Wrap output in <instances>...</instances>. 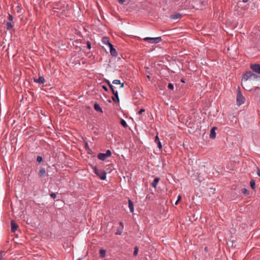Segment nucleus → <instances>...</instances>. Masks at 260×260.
Returning a JSON list of instances; mask_svg holds the SVG:
<instances>
[{"mask_svg": "<svg viewBox=\"0 0 260 260\" xmlns=\"http://www.w3.org/2000/svg\"><path fill=\"white\" fill-rule=\"evenodd\" d=\"M181 82H183V83H185V80H184V79H182L181 80Z\"/></svg>", "mask_w": 260, "mask_h": 260, "instance_id": "nucleus-47", "label": "nucleus"}, {"mask_svg": "<svg viewBox=\"0 0 260 260\" xmlns=\"http://www.w3.org/2000/svg\"><path fill=\"white\" fill-rule=\"evenodd\" d=\"M248 1V0H242V2L244 3H247Z\"/></svg>", "mask_w": 260, "mask_h": 260, "instance_id": "nucleus-46", "label": "nucleus"}, {"mask_svg": "<svg viewBox=\"0 0 260 260\" xmlns=\"http://www.w3.org/2000/svg\"><path fill=\"white\" fill-rule=\"evenodd\" d=\"M147 77H148V78H150V76H147Z\"/></svg>", "mask_w": 260, "mask_h": 260, "instance_id": "nucleus-51", "label": "nucleus"}, {"mask_svg": "<svg viewBox=\"0 0 260 260\" xmlns=\"http://www.w3.org/2000/svg\"><path fill=\"white\" fill-rule=\"evenodd\" d=\"M217 129L216 127H213L212 128L210 134V139H214L216 137V133L215 130Z\"/></svg>", "mask_w": 260, "mask_h": 260, "instance_id": "nucleus-10", "label": "nucleus"}, {"mask_svg": "<svg viewBox=\"0 0 260 260\" xmlns=\"http://www.w3.org/2000/svg\"><path fill=\"white\" fill-rule=\"evenodd\" d=\"M85 146H86V147H87V146H88V144H87V142L85 143Z\"/></svg>", "mask_w": 260, "mask_h": 260, "instance_id": "nucleus-50", "label": "nucleus"}, {"mask_svg": "<svg viewBox=\"0 0 260 260\" xmlns=\"http://www.w3.org/2000/svg\"><path fill=\"white\" fill-rule=\"evenodd\" d=\"M97 157L99 159L101 160H104L107 157H108L107 156L105 153H99L98 154Z\"/></svg>", "mask_w": 260, "mask_h": 260, "instance_id": "nucleus-14", "label": "nucleus"}, {"mask_svg": "<svg viewBox=\"0 0 260 260\" xmlns=\"http://www.w3.org/2000/svg\"><path fill=\"white\" fill-rule=\"evenodd\" d=\"M105 154L107 156V157H109L111 155L112 153L110 150H107Z\"/></svg>", "mask_w": 260, "mask_h": 260, "instance_id": "nucleus-31", "label": "nucleus"}, {"mask_svg": "<svg viewBox=\"0 0 260 260\" xmlns=\"http://www.w3.org/2000/svg\"><path fill=\"white\" fill-rule=\"evenodd\" d=\"M257 174L260 177V169L258 168H257Z\"/></svg>", "mask_w": 260, "mask_h": 260, "instance_id": "nucleus-37", "label": "nucleus"}, {"mask_svg": "<svg viewBox=\"0 0 260 260\" xmlns=\"http://www.w3.org/2000/svg\"><path fill=\"white\" fill-rule=\"evenodd\" d=\"M77 260H81V259H80V258H79V259H78Z\"/></svg>", "mask_w": 260, "mask_h": 260, "instance_id": "nucleus-53", "label": "nucleus"}, {"mask_svg": "<svg viewBox=\"0 0 260 260\" xmlns=\"http://www.w3.org/2000/svg\"><path fill=\"white\" fill-rule=\"evenodd\" d=\"M86 44H87V48H88L89 49H91V43H90L89 41H87V42H86Z\"/></svg>", "mask_w": 260, "mask_h": 260, "instance_id": "nucleus-34", "label": "nucleus"}, {"mask_svg": "<svg viewBox=\"0 0 260 260\" xmlns=\"http://www.w3.org/2000/svg\"><path fill=\"white\" fill-rule=\"evenodd\" d=\"M100 255L101 257H102V258L105 257V255H106V250L103 249H100Z\"/></svg>", "mask_w": 260, "mask_h": 260, "instance_id": "nucleus-20", "label": "nucleus"}, {"mask_svg": "<svg viewBox=\"0 0 260 260\" xmlns=\"http://www.w3.org/2000/svg\"><path fill=\"white\" fill-rule=\"evenodd\" d=\"M111 90V91H112V92L113 94L114 93H116V92H117V90H115L114 89V88H113V89H112Z\"/></svg>", "mask_w": 260, "mask_h": 260, "instance_id": "nucleus-40", "label": "nucleus"}, {"mask_svg": "<svg viewBox=\"0 0 260 260\" xmlns=\"http://www.w3.org/2000/svg\"><path fill=\"white\" fill-rule=\"evenodd\" d=\"M238 92L237 95V103L238 105H241L244 103L245 99L242 94L240 88L239 87L238 88Z\"/></svg>", "mask_w": 260, "mask_h": 260, "instance_id": "nucleus-3", "label": "nucleus"}, {"mask_svg": "<svg viewBox=\"0 0 260 260\" xmlns=\"http://www.w3.org/2000/svg\"><path fill=\"white\" fill-rule=\"evenodd\" d=\"M6 252L5 251H0V260L3 259V254H5Z\"/></svg>", "mask_w": 260, "mask_h": 260, "instance_id": "nucleus-28", "label": "nucleus"}, {"mask_svg": "<svg viewBox=\"0 0 260 260\" xmlns=\"http://www.w3.org/2000/svg\"><path fill=\"white\" fill-rule=\"evenodd\" d=\"M120 85V88H123L124 87V83H121V84Z\"/></svg>", "mask_w": 260, "mask_h": 260, "instance_id": "nucleus-45", "label": "nucleus"}, {"mask_svg": "<svg viewBox=\"0 0 260 260\" xmlns=\"http://www.w3.org/2000/svg\"><path fill=\"white\" fill-rule=\"evenodd\" d=\"M112 99L114 102H117L116 99L114 96H112Z\"/></svg>", "mask_w": 260, "mask_h": 260, "instance_id": "nucleus-42", "label": "nucleus"}, {"mask_svg": "<svg viewBox=\"0 0 260 260\" xmlns=\"http://www.w3.org/2000/svg\"><path fill=\"white\" fill-rule=\"evenodd\" d=\"M13 16L12 15H11L10 14H9L8 15V19L9 20V21H10V22H13Z\"/></svg>", "mask_w": 260, "mask_h": 260, "instance_id": "nucleus-32", "label": "nucleus"}, {"mask_svg": "<svg viewBox=\"0 0 260 260\" xmlns=\"http://www.w3.org/2000/svg\"><path fill=\"white\" fill-rule=\"evenodd\" d=\"M45 81L43 76H40L38 79H34V82L38 83H44Z\"/></svg>", "mask_w": 260, "mask_h": 260, "instance_id": "nucleus-12", "label": "nucleus"}, {"mask_svg": "<svg viewBox=\"0 0 260 260\" xmlns=\"http://www.w3.org/2000/svg\"><path fill=\"white\" fill-rule=\"evenodd\" d=\"M205 250L206 251H208V248H207V247H206L205 248Z\"/></svg>", "mask_w": 260, "mask_h": 260, "instance_id": "nucleus-48", "label": "nucleus"}, {"mask_svg": "<svg viewBox=\"0 0 260 260\" xmlns=\"http://www.w3.org/2000/svg\"><path fill=\"white\" fill-rule=\"evenodd\" d=\"M102 87L103 89H104L106 91H108V88L105 85H102Z\"/></svg>", "mask_w": 260, "mask_h": 260, "instance_id": "nucleus-36", "label": "nucleus"}, {"mask_svg": "<svg viewBox=\"0 0 260 260\" xmlns=\"http://www.w3.org/2000/svg\"><path fill=\"white\" fill-rule=\"evenodd\" d=\"M94 109L95 111L103 113V110L100 106L96 103L94 104Z\"/></svg>", "mask_w": 260, "mask_h": 260, "instance_id": "nucleus-15", "label": "nucleus"}, {"mask_svg": "<svg viewBox=\"0 0 260 260\" xmlns=\"http://www.w3.org/2000/svg\"><path fill=\"white\" fill-rule=\"evenodd\" d=\"M155 142L157 144V147L159 148V149H161L162 148V145H161V144L159 141V138L158 137V136H156L155 138Z\"/></svg>", "mask_w": 260, "mask_h": 260, "instance_id": "nucleus-17", "label": "nucleus"}, {"mask_svg": "<svg viewBox=\"0 0 260 260\" xmlns=\"http://www.w3.org/2000/svg\"><path fill=\"white\" fill-rule=\"evenodd\" d=\"M138 253V248L137 246H135L134 248V251L133 254L134 256H137Z\"/></svg>", "mask_w": 260, "mask_h": 260, "instance_id": "nucleus-25", "label": "nucleus"}, {"mask_svg": "<svg viewBox=\"0 0 260 260\" xmlns=\"http://www.w3.org/2000/svg\"><path fill=\"white\" fill-rule=\"evenodd\" d=\"M159 178H158V177L155 178L153 182L151 184L152 186L154 188H156V185H157L158 182H159Z\"/></svg>", "mask_w": 260, "mask_h": 260, "instance_id": "nucleus-18", "label": "nucleus"}, {"mask_svg": "<svg viewBox=\"0 0 260 260\" xmlns=\"http://www.w3.org/2000/svg\"><path fill=\"white\" fill-rule=\"evenodd\" d=\"M258 76L256 74H254L252 72L248 71L243 75L242 80L247 81L249 79H255Z\"/></svg>", "mask_w": 260, "mask_h": 260, "instance_id": "nucleus-4", "label": "nucleus"}, {"mask_svg": "<svg viewBox=\"0 0 260 260\" xmlns=\"http://www.w3.org/2000/svg\"><path fill=\"white\" fill-rule=\"evenodd\" d=\"M143 40L150 43L156 44L161 41V38L160 37L156 38L146 37Z\"/></svg>", "mask_w": 260, "mask_h": 260, "instance_id": "nucleus-5", "label": "nucleus"}, {"mask_svg": "<svg viewBox=\"0 0 260 260\" xmlns=\"http://www.w3.org/2000/svg\"><path fill=\"white\" fill-rule=\"evenodd\" d=\"M145 110L144 109H141L138 112L139 114H141L142 113L144 112Z\"/></svg>", "mask_w": 260, "mask_h": 260, "instance_id": "nucleus-35", "label": "nucleus"}, {"mask_svg": "<svg viewBox=\"0 0 260 260\" xmlns=\"http://www.w3.org/2000/svg\"><path fill=\"white\" fill-rule=\"evenodd\" d=\"M128 207L129 208L130 211L131 212L133 213L134 210L133 203L130 199H128Z\"/></svg>", "mask_w": 260, "mask_h": 260, "instance_id": "nucleus-16", "label": "nucleus"}, {"mask_svg": "<svg viewBox=\"0 0 260 260\" xmlns=\"http://www.w3.org/2000/svg\"><path fill=\"white\" fill-rule=\"evenodd\" d=\"M241 192L245 196H247L249 194V191L245 188H243L241 189Z\"/></svg>", "mask_w": 260, "mask_h": 260, "instance_id": "nucleus-21", "label": "nucleus"}, {"mask_svg": "<svg viewBox=\"0 0 260 260\" xmlns=\"http://www.w3.org/2000/svg\"><path fill=\"white\" fill-rule=\"evenodd\" d=\"M105 82L108 85H110V84H111L110 82L107 80V79H105Z\"/></svg>", "mask_w": 260, "mask_h": 260, "instance_id": "nucleus-38", "label": "nucleus"}, {"mask_svg": "<svg viewBox=\"0 0 260 260\" xmlns=\"http://www.w3.org/2000/svg\"><path fill=\"white\" fill-rule=\"evenodd\" d=\"M120 124L125 128H126L128 126L126 121L123 119H121Z\"/></svg>", "mask_w": 260, "mask_h": 260, "instance_id": "nucleus-23", "label": "nucleus"}, {"mask_svg": "<svg viewBox=\"0 0 260 260\" xmlns=\"http://www.w3.org/2000/svg\"><path fill=\"white\" fill-rule=\"evenodd\" d=\"M109 48L111 55L113 56H116L117 55V53L116 49L114 48L113 45L112 44H110Z\"/></svg>", "mask_w": 260, "mask_h": 260, "instance_id": "nucleus-9", "label": "nucleus"}, {"mask_svg": "<svg viewBox=\"0 0 260 260\" xmlns=\"http://www.w3.org/2000/svg\"><path fill=\"white\" fill-rule=\"evenodd\" d=\"M47 175L46 169L44 168L41 167L38 173V176L40 178H43Z\"/></svg>", "mask_w": 260, "mask_h": 260, "instance_id": "nucleus-7", "label": "nucleus"}, {"mask_svg": "<svg viewBox=\"0 0 260 260\" xmlns=\"http://www.w3.org/2000/svg\"><path fill=\"white\" fill-rule=\"evenodd\" d=\"M113 95H114L113 96L116 98L117 102L119 103V96H118V91L116 92V93H114Z\"/></svg>", "mask_w": 260, "mask_h": 260, "instance_id": "nucleus-27", "label": "nucleus"}, {"mask_svg": "<svg viewBox=\"0 0 260 260\" xmlns=\"http://www.w3.org/2000/svg\"><path fill=\"white\" fill-rule=\"evenodd\" d=\"M108 102H109V103H111V101H110V100H109V101H108Z\"/></svg>", "mask_w": 260, "mask_h": 260, "instance_id": "nucleus-52", "label": "nucleus"}, {"mask_svg": "<svg viewBox=\"0 0 260 260\" xmlns=\"http://www.w3.org/2000/svg\"><path fill=\"white\" fill-rule=\"evenodd\" d=\"M54 14L59 17L67 16L68 10L67 7L60 3H55L53 5L52 8Z\"/></svg>", "mask_w": 260, "mask_h": 260, "instance_id": "nucleus-1", "label": "nucleus"}, {"mask_svg": "<svg viewBox=\"0 0 260 260\" xmlns=\"http://www.w3.org/2000/svg\"><path fill=\"white\" fill-rule=\"evenodd\" d=\"M112 83L114 84L119 85L121 84V82L119 80L116 79L113 81Z\"/></svg>", "mask_w": 260, "mask_h": 260, "instance_id": "nucleus-26", "label": "nucleus"}, {"mask_svg": "<svg viewBox=\"0 0 260 260\" xmlns=\"http://www.w3.org/2000/svg\"><path fill=\"white\" fill-rule=\"evenodd\" d=\"M94 173L101 179L104 180L106 179V172L103 170H99L96 167L93 168Z\"/></svg>", "mask_w": 260, "mask_h": 260, "instance_id": "nucleus-2", "label": "nucleus"}, {"mask_svg": "<svg viewBox=\"0 0 260 260\" xmlns=\"http://www.w3.org/2000/svg\"><path fill=\"white\" fill-rule=\"evenodd\" d=\"M102 41L104 44L107 45L109 47L110 46V44H112L109 41V38L107 37H104Z\"/></svg>", "mask_w": 260, "mask_h": 260, "instance_id": "nucleus-11", "label": "nucleus"}, {"mask_svg": "<svg viewBox=\"0 0 260 260\" xmlns=\"http://www.w3.org/2000/svg\"><path fill=\"white\" fill-rule=\"evenodd\" d=\"M181 16H182L181 14L177 13L171 15L170 16V18L172 19H177L178 18H180L181 17Z\"/></svg>", "mask_w": 260, "mask_h": 260, "instance_id": "nucleus-13", "label": "nucleus"}, {"mask_svg": "<svg viewBox=\"0 0 260 260\" xmlns=\"http://www.w3.org/2000/svg\"><path fill=\"white\" fill-rule=\"evenodd\" d=\"M181 195H179V196H178V199H177V201H178V202H180V201L181 200Z\"/></svg>", "mask_w": 260, "mask_h": 260, "instance_id": "nucleus-41", "label": "nucleus"}, {"mask_svg": "<svg viewBox=\"0 0 260 260\" xmlns=\"http://www.w3.org/2000/svg\"><path fill=\"white\" fill-rule=\"evenodd\" d=\"M13 22L8 21L6 23L7 29L10 30L13 27V25L12 24Z\"/></svg>", "mask_w": 260, "mask_h": 260, "instance_id": "nucleus-19", "label": "nucleus"}, {"mask_svg": "<svg viewBox=\"0 0 260 260\" xmlns=\"http://www.w3.org/2000/svg\"><path fill=\"white\" fill-rule=\"evenodd\" d=\"M118 2L121 4H122L125 2V0H118Z\"/></svg>", "mask_w": 260, "mask_h": 260, "instance_id": "nucleus-39", "label": "nucleus"}, {"mask_svg": "<svg viewBox=\"0 0 260 260\" xmlns=\"http://www.w3.org/2000/svg\"><path fill=\"white\" fill-rule=\"evenodd\" d=\"M250 69L252 71L256 73L260 74V64L258 63L251 64L250 65Z\"/></svg>", "mask_w": 260, "mask_h": 260, "instance_id": "nucleus-6", "label": "nucleus"}, {"mask_svg": "<svg viewBox=\"0 0 260 260\" xmlns=\"http://www.w3.org/2000/svg\"><path fill=\"white\" fill-rule=\"evenodd\" d=\"M11 232L15 233L18 228V225L14 220L11 221Z\"/></svg>", "mask_w": 260, "mask_h": 260, "instance_id": "nucleus-8", "label": "nucleus"}, {"mask_svg": "<svg viewBox=\"0 0 260 260\" xmlns=\"http://www.w3.org/2000/svg\"><path fill=\"white\" fill-rule=\"evenodd\" d=\"M179 202H178V201L177 200L176 202H175V205H177Z\"/></svg>", "mask_w": 260, "mask_h": 260, "instance_id": "nucleus-49", "label": "nucleus"}, {"mask_svg": "<svg viewBox=\"0 0 260 260\" xmlns=\"http://www.w3.org/2000/svg\"><path fill=\"white\" fill-rule=\"evenodd\" d=\"M37 161L40 163L43 161V158L41 156H38L37 158Z\"/></svg>", "mask_w": 260, "mask_h": 260, "instance_id": "nucleus-30", "label": "nucleus"}, {"mask_svg": "<svg viewBox=\"0 0 260 260\" xmlns=\"http://www.w3.org/2000/svg\"><path fill=\"white\" fill-rule=\"evenodd\" d=\"M250 185L252 189H254L255 188V182L253 179L250 180Z\"/></svg>", "mask_w": 260, "mask_h": 260, "instance_id": "nucleus-22", "label": "nucleus"}, {"mask_svg": "<svg viewBox=\"0 0 260 260\" xmlns=\"http://www.w3.org/2000/svg\"><path fill=\"white\" fill-rule=\"evenodd\" d=\"M168 87L169 89L173 90L174 89V85L171 83H169L168 84Z\"/></svg>", "mask_w": 260, "mask_h": 260, "instance_id": "nucleus-29", "label": "nucleus"}, {"mask_svg": "<svg viewBox=\"0 0 260 260\" xmlns=\"http://www.w3.org/2000/svg\"><path fill=\"white\" fill-rule=\"evenodd\" d=\"M122 230L123 229L122 228H118L116 232V235H121L122 233Z\"/></svg>", "mask_w": 260, "mask_h": 260, "instance_id": "nucleus-24", "label": "nucleus"}, {"mask_svg": "<svg viewBox=\"0 0 260 260\" xmlns=\"http://www.w3.org/2000/svg\"><path fill=\"white\" fill-rule=\"evenodd\" d=\"M119 224H120V225L121 226V228L123 229V223L122 222H119Z\"/></svg>", "mask_w": 260, "mask_h": 260, "instance_id": "nucleus-43", "label": "nucleus"}, {"mask_svg": "<svg viewBox=\"0 0 260 260\" xmlns=\"http://www.w3.org/2000/svg\"><path fill=\"white\" fill-rule=\"evenodd\" d=\"M108 86H109L111 90L114 88V86L112 85L111 83L110 84V85Z\"/></svg>", "mask_w": 260, "mask_h": 260, "instance_id": "nucleus-44", "label": "nucleus"}, {"mask_svg": "<svg viewBox=\"0 0 260 260\" xmlns=\"http://www.w3.org/2000/svg\"><path fill=\"white\" fill-rule=\"evenodd\" d=\"M50 195L51 197L53 199H55L56 197V194L54 192H51L50 194Z\"/></svg>", "mask_w": 260, "mask_h": 260, "instance_id": "nucleus-33", "label": "nucleus"}]
</instances>
